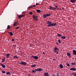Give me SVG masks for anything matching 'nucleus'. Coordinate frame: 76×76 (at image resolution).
Here are the masks:
<instances>
[{"label": "nucleus", "instance_id": "f257e3e1", "mask_svg": "<svg viewBox=\"0 0 76 76\" xmlns=\"http://www.w3.org/2000/svg\"><path fill=\"white\" fill-rule=\"evenodd\" d=\"M47 24H48L47 25V26H49V27H51V26H56V25H57V23H52L51 22H50L49 21H48L47 23Z\"/></svg>", "mask_w": 76, "mask_h": 76}, {"label": "nucleus", "instance_id": "f03ea898", "mask_svg": "<svg viewBox=\"0 0 76 76\" xmlns=\"http://www.w3.org/2000/svg\"><path fill=\"white\" fill-rule=\"evenodd\" d=\"M49 9V10H56V8L55 7H53L51 6H50Z\"/></svg>", "mask_w": 76, "mask_h": 76}, {"label": "nucleus", "instance_id": "7ed1b4c3", "mask_svg": "<svg viewBox=\"0 0 76 76\" xmlns=\"http://www.w3.org/2000/svg\"><path fill=\"white\" fill-rule=\"evenodd\" d=\"M51 16V14L50 13H48L47 14H45L43 15L44 18H46L47 16Z\"/></svg>", "mask_w": 76, "mask_h": 76}, {"label": "nucleus", "instance_id": "20e7f679", "mask_svg": "<svg viewBox=\"0 0 76 76\" xmlns=\"http://www.w3.org/2000/svg\"><path fill=\"white\" fill-rule=\"evenodd\" d=\"M33 18L34 19V20H38V19H37V18H38V16H37V15H33Z\"/></svg>", "mask_w": 76, "mask_h": 76}, {"label": "nucleus", "instance_id": "39448f33", "mask_svg": "<svg viewBox=\"0 0 76 76\" xmlns=\"http://www.w3.org/2000/svg\"><path fill=\"white\" fill-rule=\"evenodd\" d=\"M19 64L25 66V65L26 64V62L25 61H22L21 62H19Z\"/></svg>", "mask_w": 76, "mask_h": 76}, {"label": "nucleus", "instance_id": "423d86ee", "mask_svg": "<svg viewBox=\"0 0 76 76\" xmlns=\"http://www.w3.org/2000/svg\"><path fill=\"white\" fill-rule=\"evenodd\" d=\"M59 49L58 48H57V47L56 46L55 47V49H54V51L55 53H56V52H57L58 51V50Z\"/></svg>", "mask_w": 76, "mask_h": 76}, {"label": "nucleus", "instance_id": "0eeeda50", "mask_svg": "<svg viewBox=\"0 0 76 76\" xmlns=\"http://www.w3.org/2000/svg\"><path fill=\"white\" fill-rule=\"evenodd\" d=\"M31 57H32V58H34L35 59H36V60H37V59H38V56H31Z\"/></svg>", "mask_w": 76, "mask_h": 76}, {"label": "nucleus", "instance_id": "6e6552de", "mask_svg": "<svg viewBox=\"0 0 76 76\" xmlns=\"http://www.w3.org/2000/svg\"><path fill=\"white\" fill-rule=\"evenodd\" d=\"M44 75L45 76H50L49 75L48 73V72H45L44 73Z\"/></svg>", "mask_w": 76, "mask_h": 76}, {"label": "nucleus", "instance_id": "1a4fd4ad", "mask_svg": "<svg viewBox=\"0 0 76 76\" xmlns=\"http://www.w3.org/2000/svg\"><path fill=\"white\" fill-rule=\"evenodd\" d=\"M37 72H41V71H42V69L41 68H38L37 69Z\"/></svg>", "mask_w": 76, "mask_h": 76}, {"label": "nucleus", "instance_id": "9d476101", "mask_svg": "<svg viewBox=\"0 0 76 76\" xmlns=\"http://www.w3.org/2000/svg\"><path fill=\"white\" fill-rule=\"evenodd\" d=\"M25 14H23V15H19L18 17V18H22V17H24V16H25Z\"/></svg>", "mask_w": 76, "mask_h": 76}, {"label": "nucleus", "instance_id": "9b49d317", "mask_svg": "<svg viewBox=\"0 0 76 76\" xmlns=\"http://www.w3.org/2000/svg\"><path fill=\"white\" fill-rule=\"evenodd\" d=\"M70 70H73V71H75L76 70V69L75 68H72Z\"/></svg>", "mask_w": 76, "mask_h": 76}, {"label": "nucleus", "instance_id": "f8f14e48", "mask_svg": "<svg viewBox=\"0 0 76 76\" xmlns=\"http://www.w3.org/2000/svg\"><path fill=\"white\" fill-rule=\"evenodd\" d=\"M76 0H70V1L71 3H75V1H76Z\"/></svg>", "mask_w": 76, "mask_h": 76}, {"label": "nucleus", "instance_id": "ddd939ff", "mask_svg": "<svg viewBox=\"0 0 76 76\" xmlns=\"http://www.w3.org/2000/svg\"><path fill=\"white\" fill-rule=\"evenodd\" d=\"M1 65L2 67L3 68H5L6 67V66H5V65L4 64H3L1 63L0 64Z\"/></svg>", "mask_w": 76, "mask_h": 76}, {"label": "nucleus", "instance_id": "4468645a", "mask_svg": "<svg viewBox=\"0 0 76 76\" xmlns=\"http://www.w3.org/2000/svg\"><path fill=\"white\" fill-rule=\"evenodd\" d=\"M73 55H76V51L75 50H73Z\"/></svg>", "mask_w": 76, "mask_h": 76}, {"label": "nucleus", "instance_id": "2eb2a0df", "mask_svg": "<svg viewBox=\"0 0 76 76\" xmlns=\"http://www.w3.org/2000/svg\"><path fill=\"white\" fill-rule=\"evenodd\" d=\"M9 57H10V54L9 53L7 54V58H9Z\"/></svg>", "mask_w": 76, "mask_h": 76}, {"label": "nucleus", "instance_id": "dca6fc26", "mask_svg": "<svg viewBox=\"0 0 76 76\" xmlns=\"http://www.w3.org/2000/svg\"><path fill=\"white\" fill-rule=\"evenodd\" d=\"M59 67L61 68V69H62V68H63V66L62 64H60L59 65Z\"/></svg>", "mask_w": 76, "mask_h": 76}, {"label": "nucleus", "instance_id": "f3484780", "mask_svg": "<svg viewBox=\"0 0 76 76\" xmlns=\"http://www.w3.org/2000/svg\"><path fill=\"white\" fill-rule=\"evenodd\" d=\"M67 55L68 56V57H71V56H71V54L70 53H67Z\"/></svg>", "mask_w": 76, "mask_h": 76}, {"label": "nucleus", "instance_id": "a211bd4d", "mask_svg": "<svg viewBox=\"0 0 76 76\" xmlns=\"http://www.w3.org/2000/svg\"><path fill=\"white\" fill-rule=\"evenodd\" d=\"M17 22H15L13 24V25L14 26H17Z\"/></svg>", "mask_w": 76, "mask_h": 76}, {"label": "nucleus", "instance_id": "6ab92c4d", "mask_svg": "<svg viewBox=\"0 0 76 76\" xmlns=\"http://www.w3.org/2000/svg\"><path fill=\"white\" fill-rule=\"evenodd\" d=\"M36 12H37V13H41V10H37Z\"/></svg>", "mask_w": 76, "mask_h": 76}, {"label": "nucleus", "instance_id": "aec40b11", "mask_svg": "<svg viewBox=\"0 0 76 76\" xmlns=\"http://www.w3.org/2000/svg\"><path fill=\"white\" fill-rule=\"evenodd\" d=\"M2 63H4V62L5 61V58H4V57L2 59Z\"/></svg>", "mask_w": 76, "mask_h": 76}, {"label": "nucleus", "instance_id": "412c9836", "mask_svg": "<svg viewBox=\"0 0 76 76\" xmlns=\"http://www.w3.org/2000/svg\"><path fill=\"white\" fill-rule=\"evenodd\" d=\"M55 7L56 8V10H59V8L58 7V6H57L56 5Z\"/></svg>", "mask_w": 76, "mask_h": 76}, {"label": "nucleus", "instance_id": "4be33fe9", "mask_svg": "<svg viewBox=\"0 0 76 76\" xmlns=\"http://www.w3.org/2000/svg\"><path fill=\"white\" fill-rule=\"evenodd\" d=\"M14 58H19L17 56H15L13 57Z\"/></svg>", "mask_w": 76, "mask_h": 76}, {"label": "nucleus", "instance_id": "5701e85b", "mask_svg": "<svg viewBox=\"0 0 76 76\" xmlns=\"http://www.w3.org/2000/svg\"><path fill=\"white\" fill-rule=\"evenodd\" d=\"M36 66V64H34L33 65H31V67H35Z\"/></svg>", "mask_w": 76, "mask_h": 76}, {"label": "nucleus", "instance_id": "b1692460", "mask_svg": "<svg viewBox=\"0 0 76 76\" xmlns=\"http://www.w3.org/2000/svg\"><path fill=\"white\" fill-rule=\"evenodd\" d=\"M1 70L2 71V73H3V74L5 73V71L2 70L1 69Z\"/></svg>", "mask_w": 76, "mask_h": 76}, {"label": "nucleus", "instance_id": "393cba45", "mask_svg": "<svg viewBox=\"0 0 76 76\" xmlns=\"http://www.w3.org/2000/svg\"><path fill=\"white\" fill-rule=\"evenodd\" d=\"M10 28V26L9 25H8L7 26V29H9Z\"/></svg>", "mask_w": 76, "mask_h": 76}, {"label": "nucleus", "instance_id": "a878e982", "mask_svg": "<svg viewBox=\"0 0 76 76\" xmlns=\"http://www.w3.org/2000/svg\"><path fill=\"white\" fill-rule=\"evenodd\" d=\"M57 35L58 37H62V35L60 34H58Z\"/></svg>", "mask_w": 76, "mask_h": 76}, {"label": "nucleus", "instance_id": "bb28decb", "mask_svg": "<svg viewBox=\"0 0 76 76\" xmlns=\"http://www.w3.org/2000/svg\"><path fill=\"white\" fill-rule=\"evenodd\" d=\"M61 38L62 39H66V37H64V36L63 37H62Z\"/></svg>", "mask_w": 76, "mask_h": 76}, {"label": "nucleus", "instance_id": "cd10ccee", "mask_svg": "<svg viewBox=\"0 0 76 76\" xmlns=\"http://www.w3.org/2000/svg\"><path fill=\"white\" fill-rule=\"evenodd\" d=\"M72 75L74 76H76V72L75 73H74L72 74Z\"/></svg>", "mask_w": 76, "mask_h": 76}, {"label": "nucleus", "instance_id": "c85d7f7f", "mask_svg": "<svg viewBox=\"0 0 76 76\" xmlns=\"http://www.w3.org/2000/svg\"><path fill=\"white\" fill-rule=\"evenodd\" d=\"M10 34L11 36H12V35H13V33L12 32L10 33Z\"/></svg>", "mask_w": 76, "mask_h": 76}, {"label": "nucleus", "instance_id": "c756f323", "mask_svg": "<svg viewBox=\"0 0 76 76\" xmlns=\"http://www.w3.org/2000/svg\"><path fill=\"white\" fill-rule=\"evenodd\" d=\"M29 15H33V13H32V12H29Z\"/></svg>", "mask_w": 76, "mask_h": 76}, {"label": "nucleus", "instance_id": "7c9ffc66", "mask_svg": "<svg viewBox=\"0 0 76 76\" xmlns=\"http://www.w3.org/2000/svg\"><path fill=\"white\" fill-rule=\"evenodd\" d=\"M71 64L72 65H75V64H76V63H73V62H72L71 63Z\"/></svg>", "mask_w": 76, "mask_h": 76}, {"label": "nucleus", "instance_id": "2f4dec72", "mask_svg": "<svg viewBox=\"0 0 76 76\" xmlns=\"http://www.w3.org/2000/svg\"><path fill=\"white\" fill-rule=\"evenodd\" d=\"M10 72H7L6 73V75H10Z\"/></svg>", "mask_w": 76, "mask_h": 76}, {"label": "nucleus", "instance_id": "473e14b6", "mask_svg": "<svg viewBox=\"0 0 76 76\" xmlns=\"http://www.w3.org/2000/svg\"><path fill=\"white\" fill-rule=\"evenodd\" d=\"M37 72V69H35V70H34V73H35V72Z\"/></svg>", "mask_w": 76, "mask_h": 76}, {"label": "nucleus", "instance_id": "72a5a7b5", "mask_svg": "<svg viewBox=\"0 0 76 76\" xmlns=\"http://www.w3.org/2000/svg\"><path fill=\"white\" fill-rule=\"evenodd\" d=\"M58 42L59 43H61V41H60V40L59 39L58 40Z\"/></svg>", "mask_w": 76, "mask_h": 76}, {"label": "nucleus", "instance_id": "f704fd0d", "mask_svg": "<svg viewBox=\"0 0 76 76\" xmlns=\"http://www.w3.org/2000/svg\"><path fill=\"white\" fill-rule=\"evenodd\" d=\"M67 66H70V64H68V63H67Z\"/></svg>", "mask_w": 76, "mask_h": 76}, {"label": "nucleus", "instance_id": "c9c22d12", "mask_svg": "<svg viewBox=\"0 0 76 76\" xmlns=\"http://www.w3.org/2000/svg\"><path fill=\"white\" fill-rule=\"evenodd\" d=\"M32 6H31L29 7V9H31V8H32Z\"/></svg>", "mask_w": 76, "mask_h": 76}, {"label": "nucleus", "instance_id": "e433bc0d", "mask_svg": "<svg viewBox=\"0 0 76 76\" xmlns=\"http://www.w3.org/2000/svg\"><path fill=\"white\" fill-rule=\"evenodd\" d=\"M35 6H36V5H34L32 6V7H35Z\"/></svg>", "mask_w": 76, "mask_h": 76}, {"label": "nucleus", "instance_id": "4c0bfd02", "mask_svg": "<svg viewBox=\"0 0 76 76\" xmlns=\"http://www.w3.org/2000/svg\"><path fill=\"white\" fill-rule=\"evenodd\" d=\"M32 72L33 73H35V71H34V69L32 70Z\"/></svg>", "mask_w": 76, "mask_h": 76}, {"label": "nucleus", "instance_id": "58836bf2", "mask_svg": "<svg viewBox=\"0 0 76 76\" xmlns=\"http://www.w3.org/2000/svg\"><path fill=\"white\" fill-rule=\"evenodd\" d=\"M15 40V39H13V38H12V41H14V40Z\"/></svg>", "mask_w": 76, "mask_h": 76}, {"label": "nucleus", "instance_id": "ea45409f", "mask_svg": "<svg viewBox=\"0 0 76 76\" xmlns=\"http://www.w3.org/2000/svg\"><path fill=\"white\" fill-rule=\"evenodd\" d=\"M56 75H57V76H58L59 75V74L58 73H57Z\"/></svg>", "mask_w": 76, "mask_h": 76}, {"label": "nucleus", "instance_id": "a19ab883", "mask_svg": "<svg viewBox=\"0 0 76 76\" xmlns=\"http://www.w3.org/2000/svg\"><path fill=\"white\" fill-rule=\"evenodd\" d=\"M19 27H17L16 28V29H19Z\"/></svg>", "mask_w": 76, "mask_h": 76}, {"label": "nucleus", "instance_id": "79ce46f5", "mask_svg": "<svg viewBox=\"0 0 76 76\" xmlns=\"http://www.w3.org/2000/svg\"><path fill=\"white\" fill-rule=\"evenodd\" d=\"M39 4H36V6H37Z\"/></svg>", "mask_w": 76, "mask_h": 76}, {"label": "nucleus", "instance_id": "37998d69", "mask_svg": "<svg viewBox=\"0 0 76 76\" xmlns=\"http://www.w3.org/2000/svg\"><path fill=\"white\" fill-rule=\"evenodd\" d=\"M56 53V54H58V52L57 51Z\"/></svg>", "mask_w": 76, "mask_h": 76}, {"label": "nucleus", "instance_id": "c03bdc74", "mask_svg": "<svg viewBox=\"0 0 76 76\" xmlns=\"http://www.w3.org/2000/svg\"><path fill=\"white\" fill-rule=\"evenodd\" d=\"M14 46L15 47H16V46L15 45H13V47H14Z\"/></svg>", "mask_w": 76, "mask_h": 76}, {"label": "nucleus", "instance_id": "a18cd8bd", "mask_svg": "<svg viewBox=\"0 0 76 76\" xmlns=\"http://www.w3.org/2000/svg\"><path fill=\"white\" fill-rule=\"evenodd\" d=\"M43 54H45V53L44 52H43Z\"/></svg>", "mask_w": 76, "mask_h": 76}, {"label": "nucleus", "instance_id": "49530a36", "mask_svg": "<svg viewBox=\"0 0 76 76\" xmlns=\"http://www.w3.org/2000/svg\"><path fill=\"white\" fill-rule=\"evenodd\" d=\"M56 44L58 45V43L57 42V43H56Z\"/></svg>", "mask_w": 76, "mask_h": 76}, {"label": "nucleus", "instance_id": "de8ad7c7", "mask_svg": "<svg viewBox=\"0 0 76 76\" xmlns=\"http://www.w3.org/2000/svg\"><path fill=\"white\" fill-rule=\"evenodd\" d=\"M53 76H56V75H53Z\"/></svg>", "mask_w": 76, "mask_h": 76}, {"label": "nucleus", "instance_id": "09e8293b", "mask_svg": "<svg viewBox=\"0 0 76 76\" xmlns=\"http://www.w3.org/2000/svg\"><path fill=\"white\" fill-rule=\"evenodd\" d=\"M28 76H30V75H29Z\"/></svg>", "mask_w": 76, "mask_h": 76}, {"label": "nucleus", "instance_id": "8fccbe9b", "mask_svg": "<svg viewBox=\"0 0 76 76\" xmlns=\"http://www.w3.org/2000/svg\"><path fill=\"white\" fill-rule=\"evenodd\" d=\"M55 6H56V5H55Z\"/></svg>", "mask_w": 76, "mask_h": 76}]
</instances>
